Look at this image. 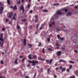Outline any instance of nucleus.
I'll use <instances>...</instances> for the list:
<instances>
[{"mask_svg": "<svg viewBox=\"0 0 78 78\" xmlns=\"http://www.w3.org/2000/svg\"><path fill=\"white\" fill-rule=\"evenodd\" d=\"M68 11L67 9L65 8H63L57 12V13L59 15H62L64 14L66 12H67Z\"/></svg>", "mask_w": 78, "mask_h": 78, "instance_id": "1", "label": "nucleus"}, {"mask_svg": "<svg viewBox=\"0 0 78 78\" xmlns=\"http://www.w3.org/2000/svg\"><path fill=\"white\" fill-rule=\"evenodd\" d=\"M29 62V63H32V66H36V64H37L38 63V61H35V60H32L31 61L30 60H29L28 61Z\"/></svg>", "mask_w": 78, "mask_h": 78, "instance_id": "2", "label": "nucleus"}, {"mask_svg": "<svg viewBox=\"0 0 78 78\" xmlns=\"http://www.w3.org/2000/svg\"><path fill=\"white\" fill-rule=\"evenodd\" d=\"M13 14V13L12 12H10L8 15V17L9 18H11V17H12V15Z\"/></svg>", "mask_w": 78, "mask_h": 78, "instance_id": "3", "label": "nucleus"}, {"mask_svg": "<svg viewBox=\"0 0 78 78\" xmlns=\"http://www.w3.org/2000/svg\"><path fill=\"white\" fill-rule=\"evenodd\" d=\"M60 69H61L62 72H64V71H65V70H66V68H62V66H60Z\"/></svg>", "mask_w": 78, "mask_h": 78, "instance_id": "4", "label": "nucleus"}, {"mask_svg": "<svg viewBox=\"0 0 78 78\" xmlns=\"http://www.w3.org/2000/svg\"><path fill=\"white\" fill-rule=\"evenodd\" d=\"M61 52L60 51H58L57 52V56H59L61 55Z\"/></svg>", "mask_w": 78, "mask_h": 78, "instance_id": "5", "label": "nucleus"}, {"mask_svg": "<svg viewBox=\"0 0 78 78\" xmlns=\"http://www.w3.org/2000/svg\"><path fill=\"white\" fill-rule=\"evenodd\" d=\"M3 8L2 7H0V14H2V13H3Z\"/></svg>", "mask_w": 78, "mask_h": 78, "instance_id": "6", "label": "nucleus"}, {"mask_svg": "<svg viewBox=\"0 0 78 78\" xmlns=\"http://www.w3.org/2000/svg\"><path fill=\"white\" fill-rule=\"evenodd\" d=\"M20 10H22L23 13L24 12V8H23V5L21 6L20 8Z\"/></svg>", "mask_w": 78, "mask_h": 78, "instance_id": "7", "label": "nucleus"}, {"mask_svg": "<svg viewBox=\"0 0 78 78\" xmlns=\"http://www.w3.org/2000/svg\"><path fill=\"white\" fill-rule=\"evenodd\" d=\"M13 20H16V14L14 13V16H13Z\"/></svg>", "mask_w": 78, "mask_h": 78, "instance_id": "8", "label": "nucleus"}, {"mask_svg": "<svg viewBox=\"0 0 78 78\" xmlns=\"http://www.w3.org/2000/svg\"><path fill=\"white\" fill-rule=\"evenodd\" d=\"M59 62H62L66 63V61H64V60L61 59L59 60Z\"/></svg>", "mask_w": 78, "mask_h": 78, "instance_id": "9", "label": "nucleus"}, {"mask_svg": "<svg viewBox=\"0 0 78 78\" xmlns=\"http://www.w3.org/2000/svg\"><path fill=\"white\" fill-rule=\"evenodd\" d=\"M74 73L76 75V76H78V71H75Z\"/></svg>", "mask_w": 78, "mask_h": 78, "instance_id": "10", "label": "nucleus"}, {"mask_svg": "<svg viewBox=\"0 0 78 78\" xmlns=\"http://www.w3.org/2000/svg\"><path fill=\"white\" fill-rule=\"evenodd\" d=\"M72 15V12H68L66 15L67 16H70Z\"/></svg>", "mask_w": 78, "mask_h": 78, "instance_id": "11", "label": "nucleus"}, {"mask_svg": "<svg viewBox=\"0 0 78 78\" xmlns=\"http://www.w3.org/2000/svg\"><path fill=\"white\" fill-rule=\"evenodd\" d=\"M26 42H27V40H26V39H24L23 41V42L24 43V46H25V45H26Z\"/></svg>", "mask_w": 78, "mask_h": 78, "instance_id": "12", "label": "nucleus"}, {"mask_svg": "<svg viewBox=\"0 0 78 78\" xmlns=\"http://www.w3.org/2000/svg\"><path fill=\"white\" fill-rule=\"evenodd\" d=\"M13 9H17V6L16 5H15L13 7Z\"/></svg>", "mask_w": 78, "mask_h": 78, "instance_id": "13", "label": "nucleus"}, {"mask_svg": "<svg viewBox=\"0 0 78 78\" xmlns=\"http://www.w3.org/2000/svg\"><path fill=\"white\" fill-rule=\"evenodd\" d=\"M25 59H26V58H24L22 59V62L23 63L24 62V61H25Z\"/></svg>", "mask_w": 78, "mask_h": 78, "instance_id": "14", "label": "nucleus"}, {"mask_svg": "<svg viewBox=\"0 0 78 78\" xmlns=\"http://www.w3.org/2000/svg\"><path fill=\"white\" fill-rule=\"evenodd\" d=\"M31 54H30L28 55V58L30 59H32V58H31Z\"/></svg>", "mask_w": 78, "mask_h": 78, "instance_id": "15", "label": "nucleus"}, {"mask_svg": "<svg viewBox=\"0 0 78 78\" xmlns=\"http://www.w3.org/2000/svg\"><path fill=\"white\" fill-rule=\"evenodd\" d=\"M7 2L8 5L10 4V1L9 0H7Z\"/></svg>", "mask_w": 78, "mask_h": 78, "instance_id": "16", "label": "nucleus"}, {"mask_svg": "<svg viewBox=\"0 0 78 78\" xmlns=\"http://www.w3.org/2000/svg\"><path fill=\"white\" fill-rule=\"evenodd\" d=\"M59 39H60V40H61V41H63V40L64 39V37L63 38H62L61 37H60V38Z\"/></svg>", "mask_w": 78, "mask_h": 78, "instance_id": "17", "label": "nucleus"}, {"mask_svg": "<svg viewBox=\"0 0 78 78\" xmlns=\"http://www.w3.org/2000/svg\"><path fill=\"white\" fill-rule=\"evenodd\" d=\"M17 58H16L15 59V60L14 62L15 64H17L18 62H17Z\"/></svg>", "mask_w": 78, "mask_h": 78, "instance_id": "18", "label": "nucleus"}, {"mask_svg": "<svg viewBox=\"0 0 78 78\" xmlns=\"http://www.w3.org/2000/svg\"><path fill=\"white\" fill-rule=\"evenodd\" d=\"M52 63V59H51L49 61V64H51Z\"/></svg>", "mask_w": 78, "mask_h": 78, "instance_id": "19", "label": "nucleus"}, {"mask_svg": "<svg viewBox=\"0 0 78 78\" xmlns=\"http://www.w3.org/2000/svg\"><path fill=\"white\" fill-rule=\"evenodd\" d=\"M50 68H48L47 70L48 71V73H49V72H50Z\"/></svg>", "mask_w": 78, "mask_h": 78, "instance_id": "20", "label": "nucleus"}, {"mask_svg": "<svg viewBox=\"0 0 78 78\" xmlns=\"http://www.w3.org/2000/svg\"><path fill=\"white\" fill-rule=\"evenodd\" d=\"M26 19H23L22 20V22H25V21L26 20Z\"/></svg>", "mask_w": 78, "mask_h": 78, "instance_id": "21", "label": "nucleus"}, {"mask_svg": "<svg viewBox=\"0 0 78 78\" xmlns=\"http://www.w3.org/2000/svg\"><path fill=\"white\" fill-rule=\"evenodd\" d=\"M18 31L19 33H20V32L21 31V29H20V28L18 29Z\"/></svg>", "mask_w": 78, "mask_h": 78, "instance_id": "22", "label": "nucleus"}, {"mask_svg": "<svg viewBox=\"0 0 78 78\" xmlns=\"http://www.w3.org/2000/svg\"><path fill=\"white\" fill-rule=\"evenodd\" d=\"M57 36L58 39H60V36L59 35H57Z\"/></svg>", "mask_w": 78, "mask_h": 78, "instance_id": "23", "label": "nucleus"}, {"mask_svg": "<svg viewBox=\"0 0 78 78\" xmlns=\"http://www.w3.org/2000/svg\"><path fill=\"white\" fill-rule=\"evenodd\" d=\"M43 12H47V11H48V10H43Z\"/></svg>", "mask_w": 78, "mask_h": 78, "instance_id": "24", "label": "nucleus"}, {"mask_svg": "<svg viewBox=\"0 0 78 78\" xmlns=\"http://www.w3.org/2000/svg\"><path fill=\"white\" fill-rule=\"evenodd\" d=\"M8 21H9V20L7 18H6L5 20V22L6 23H7L8 22Z\"/></svg>", "mask_w": 78, "mask_h": 78, "instance_id": "25", "label": "nucleus"}, {"mask_svg": "<svg viewBox=\"0 0 78 78\" xmlns=\"http://www.w3.org/2000/svg\"><path fill=\"white\" fill-rule=\"evenodd\" d=\"M59 5V3H57V4H53V5H54V6H56V5Z\"/></svg>", "mask_w": 78, "mask_h": 78, "instance_id": "26", "label": "nucleus"}, {"mask_svg": "<svg viewBox=\"0 0 78 78\" xmlns=\"http://www.w3.org/2000/svg\"><path fill=\"white\" fill-rule=\"evenodd\" d=\"M0 41H3V38H2V37H0Z\"/></svg>", "mask_w": 78, "mask_h": 78, "instance_id": "27", "label": "nucleus"}, {"mask_svg": "<svg viewBox=\"0 0 78 78\" xmlns=\"http://www.w3.org/2000/svg\"><path fill=\"white\" fill-rule=\"evenodd\" d=\"M72 65H70L69 66V69H72Z\"/></svg>", "mask_w": 78, "mask_h": 78, "instance_id": "28", "label": "nucleus"}, {"mask_svg": "<svg viewBox=\"0 0 78 78\" xmlns=\"http://www.w3.org/2000/svg\"><path fill=\"white\" fill-rule=\"evenodd\" d=\"M5 28H2V31H5Z\"/></svg>", "mask_w": 78, "mask_h": 78, "instance_id": "29", "label": "nucleus"}, {"mask_svg": "<svg viewBox=\"0 0 78 78\" xmlns=\"http://www.w3.org/2000/svg\"><path fill=\"white\" fill-rule=\"evenodd\" d=\"M16 27H17V30L18 29H19V28H20V27H19V26H18V25H17Z\"/></svg>", "mask_w": 78, "mask_h": 78, "instance_id": "30", "label": "nucleus"}, {"mask_svg": "<svg viewBox=\"0 0 78 78\" xmlns=\"http://www.w3.org/2000/svg\"><path fill=\"white\" fill-rule=\"evenodd\" d=\"M41 46V43H39V44H38V47H40V46Z\"/></svg>", "mask_w": 78, "mask_h": 78, "instance_id": "31", "label": "nucleus"}, {"mask_svg": "<svg viewBox=\"0 0 78 78\" xmlns=\"http://www.w3.org/2000/svg\"><path fill=\"white\" fill-rule=\"evenodd\" d=\"M39 23L37 24V26H36V28H38V27H39Z\"/></svg>", "mask_w": 78, "mask_h": 78, "instance_id": "32", "label": "nucleus"}, {"mask_svg": "<svg viewBox=\"0 0 78 78\" xmlns=\"http://www.w3.org/2000/svg\"><path fill=\"white\" fill-rule=\"evenodd\" d=\"M36 73L34 74V77L33 78H35L36 77Z\"/></svg>", "mask_w": 78, "mask_h": 78, "instance_id": "33", "label": "nucleus"}, {"mask_svg": "<svg viewBox=\"0 0 78 78\" xmlns=\"http://www.w3.org/2000/svg\"><path fill=\"white\" fill-rule=\"evenodd\" d=\"M69 62H70V63H71V64H73V63H74V62H73L72 61H70Z\"/></svg>", "mask_w": 78, "mask_h": 78, "instance_id": "34", "label": "nucleus"}, {"mask_svg": "<svg viewBox=\"0 0 78 78\" xmlns=\"http://www.w3.org/2000/svg\"><path fill=\"white\" fill-rule=\"evenodd\" d=\"M42 50H43V53H44V54L45 53V51H44V48H43Z\"/></svg>", "mask_w": 78, "mask_h": 78, "instance_id": "35", "label": "nucleus"}, {"mask_svg": "<svg viewBox=\"0 0 78 78\" xmlns=\"http://www.w3.org/2000/svg\"><path fill=\"white\" fill-rule=\"evenodd\" d=\"M17 4H20V1H19L18 2H17Z\"/></svg>", "mask_w": 78, "mask_h": 78, "instance_id": "36", "label": "nucleus"}, {"mask_svg": "<svg viewBox=\"0 0 78 78\" xmlns=\"http://www.w3.org/2000/svg\"><path fill=\"white\" fill-rule=\"evenodd\" d=\"M28 45L30 46V47H32V45L31 44H28Z\"/></svg>", "mask_w": 78, "mask_h": 78, "instance_id": "37", "label": "nucleus"}, {"mask_svg": "<svg viewBox=\"0 0 78 78\" xmlns=\"http://www.w3.org/2000/svg\"><path fill=\"white\" fill-rule=\"evenodd\" d=\"M70 69H67L66 70V71L67 72H69L70 70H69Z\"/></svg>", "mask_w": 78, "mask_h": 78, "instance_id": "38", "label": "nucleus"}, {"mask_svg": "<svg viewBox=\"0 0 78 78\" xmlns=\"http://www.w3.org/2000/svg\"><path fill=\"white\" fill-rule=\"evenodd\" d=\"M35 18H36V19H37V18L38 17V16H37V15H35Z\"/></svg>", "mask_w": 78, "mask_h": 78, "instance_id": "39", "label": "nucleus"}, {"mask_svg": "<svg viewBox=\"0 0 78 78\" xmlns=\"http://www.w3.org/2000/svg\"><path fill=\"white\" fill-rule=\"evenodd\" d=\"M78 8V5H77V6H75V9H77V8Z\"/></svg>", "mask_w": 78, "mask_h": 78, "instance_id": "40", "label": "nucleus"}, {"mask_svg": "<svg viewBox=\"0 0 78 78\" xmlns=\"http://www.w3.org/2000/svg\"><path fill=\"white\" fill-rule=\"evenodd\" d=\"M3 34H2L1 35V37H3Z\"/></svg>", "mask_w": 78, "mask_h": 78, "instance_id": "41", "label": "nucleus"}, {"mask_svg": "<svg viewBox=\"0 0 78 78\" xmlns=\"http://www.w3.org/2000/svg\"><path fill=\"white\" fill-rule=\"evenodd\" d=\"M1 64H3V60H2L1 61Z\"/></svg>", "mask_w": 78, "mask_h": 78, "instance_id": "42", "label": "nucleus"}, {"mask_svg": "<svg viewBox=\"0 0 78 78\" xmlns=\"http://www.w3.org/2000/svg\"><path fill=\"white\" fill-rule=\"evenodd\" d=\"M48 50H49V51H52V49H50L49 48H48Z\"/></svg>", "mask_w": 78, "mask_h": 78, "instance_id": "43", "label": "nucleus"}, {"mask_svg": "<svg viewBox=\"0 0 78 78\" xmlns=\"http://www.w3.org/2000/svg\"><path fill=\"white\" fill-rule=\"evenodd\" d=\"M62 50H66V49L65 48H64L63 47L62 48Z\"/></svg>", "mask_w": 78, "mask_h": 78, "instance_id": "44", "label": "nucleus"}, {"mask_svg": "<svg viewBox=\"0 0 78 78\" xmlns=\"http://www.w3.org/2000/svg\"><path fill=\"white\" fill-rule=\"evenodd\" d=\"M35 22H37V19H36L35 20H34Z\"/></svg>", "mask_w": 78, "mask_h": 78, "instance_id": "45", "label": "nucleus"}, {"mask_svg": "<svg viewBox=\"0 0 78 78\" xmlns=\"http://www.w3.org/2000/svg\"><path fill=\"white\" fill-rule=\"evenodd\" d=\"M25 2V0H21V3H23Z\"/></svg>", "mask_w": 78, "mask_h": 78, "instance_id": "46", "label": "nucleus"}, {"mask_svg": "<svg viewBox=\"0 0 78 78\" xmlns=\"http://www.w3.org/2000/svg\"><path fill=\"white\" fill-rule=\"evenodd\" d=\"M49 27H51V24L50 23H49Z\"/></svg>", "mask_w": 78, "mask_h": 78, "instance_id": "47", "label": "nucleus"}, {"mask_svg": "<svg viewBox=\"0 0 78 78\" xmlns=\"http://www.w3.org/2000/svg\"><path fill=\"white\" fill-rule=\"evenodd\" d=\"M55 22H53L52 23V25H55Z\"/></svg>", "mask_w": 78, "mask_h": 78, "instance_id": "48", "label": "nucleus"}, {"mask_svg": "<svg viewBox=\"0 0 78 78\" xmlns=\"http://www.w3.org/2000/svg\"><path fill=\"white\" fill-rule=\"evenodd\" d=\"M30 5H28L27 7L28 8H30Z\"/></svg>", "mask_w": 78, "mask_h": 78, "instance_id": "49", "label": "nucleus"}, {"mask_svg": "<svg viewBox=\"0 0 78 78\" xmlns=\"http://www.w3.org/2000/svg\"><path fill=\"white\" fill-rule=\"evenodd\" d=\"M27 67H30V65L28 64L27 65Z\"/></svg>", "mask_w": 78, "mask_h": 78, "instance_id": "50", "label": "nucleus"}, {"mask_svg": "<svg viewBox=\"0 0 78 78\" xmlns=\"http://www.w3.org/2000/svg\"><path fill=\"white\" fill-rule=\"evenodd\" d=\"M46 61L47 62V63H49V61H48L47 60H46Z\"/></svg>", "mask_w": 78, "mask_h": 78, "instance_id": "51", "label": "nucleus"}, {"mask_svg": "<svg viewBox=\"0 0 78 78\" xmlns=\"http://www.w3.org/2000/svg\"><path fill=\"white\" fill-rule=\"evenodd\" d=\"M47 41L48 42H49V41H50V38H48Z\"/></svg>", "mask_w": 78, "mask_h": 78, "instance_id": "52", "label": "nucleus"}, {"mask_svg": "<svg viewBox=\"0 0 78 78\" xmlns=\"http://www.w3.org/2000/svg\"><path fill=\"white\" fill-rule=\"evenodd\" d=\"M33 58H36V55H34L33 56Z\"/></svg>", "mask_w": 78, "mask_h": 78, "instance_id": "53", "label": "nucleus"}, {"mask_svg": "<svg viewBox=\"0 0 78 78\" xmlns=\"http://www.w3.org/2000/svg\"><path fill=\"white\" fill-rule=\"evenodd\" d=\"M30 13H32L33 12V10H30Z\"/></svg>", "mask_w": 78, "mask_h": 78, "instance_id": "54", "label": "nucleus"}, {"mask_svg": "<svg viewBox=\"0 0 78 78\" xmlns=\"http://www.w3.org/2000/svg\"><path fill=\"white\" fill-rule=\"evenodd\" d=\"M74 51L75 53H77V51L76 50H74Z\"/></svg>", "mask_w": 78, "mask_h": 78, "instance_id": "55", "label": "nucleus"}, {"mask_svg": "<svg viewBox=\"0 0 78 78\" xmlns=\"http://www.w3.org/2000/svg\"><path fill=\"white\" fill-rule=\"evenodd\" d=\"M58 45H59V44H58V43H57L56 44V46H58Z\"/></svg>", "mask_w": 78, "mask_h": 78, "instance_id": "56", "label": "nucleus"}, {"mask_svg": "<svg viewBox=\"0 0 78 78\" xmlns=\"http://www.w3.org/2000/svg\"><path fill=\"white\" fill-rule=\"evenodd\" d=\"M57 63H58V62H57L56 63H55V66H57Z\"/></svg>", "mask_w": 78, "mask_h": 78, "instance_id": "57", "label": "nucleus"}, {"mask_svg": "<svg viewBox=\"0 0 78 78\" xmlns=\"http://www.w3.org/2000/svg\"><path fill=\"white\" fill-rule=\"evenodd\" d=\"M58 69H59V68H55V69L56 70H58Z\"/></svg>", "mask_w": 78, "mask_h": 78, "instance_id": "58", "label": "nucleus"}, {"mask_svg": "<svg viewBox=\"0 0 78 78\" xmlns=\"http://www.w3.org/2000/svg\"><path fill=\"white\" fill-rule=\"evenodd\" d=\"M54 76L55 78H56V75H54Z\"/></svg>", "mask_w": 78, "mask_h": 78, "instance_id": "59", "label": "nucleus"}, {"mask_svg": "<svg viewBox=\"0 0 78 78\" xmlns=\"http://www.w3.org/2000/svg\"><path fill=\"white\" fill-rule=\"evenodd\" d=\"M23 57V56H20V58H22V57Z\"/></svg>", "mask_w": 78, "mask_h": 78, "instance_id": "60", "label": "nucleus"}, {"mask_svg": "<svg viewBox=\"0 0 78 78\" xmlns=\"http://www.w3.org/2000/svg\"><path fill=\"white\" fill-rule=\"evenodd\" d=\"M43 6H41V9H42V8H43Z\"/></svg>", "mask_w": 78, "mask_h": 78, "instance_id": "61", "label": "nucleus"}, {"mask_svg": "<svg viewBox=\"0 0 78 78\" xmlns=\"http://www.w3.org/2000/svg\"><path fill=\"white\" fill-rule=\"evenodd\" d=\"M37 68V69H39V66H36Z\"/></svg>", "mask_w": 78, "mask_h": 78, "instance_id": "62", "label": "nucleus"}, {"mask_svg": "<svg viewBox=\"0 0 78 78\" xmlns=\"http://www.w3.org/2000/svg\"><path fill=\"white\" fill-rule=\"evenodd\" d=\"M40 29L41 30H42V27H41L40 28Z\"/></svg>", "mask_w": 78, "mask_h": 78, "instance_id": "63", "label": "nucleus"}, {"mask_svg": "<svg viewBox=\"0 0 78 78\" xmlns=\"http://www.w3.org/2000/svg\"><path fill=\"white\" fill-rule=\"evenodd\" d=\"M10 8H13V7H12V6H11Z\"/></svg>", "mask_w": 78, "mask_h": 78, "instance_id": "64", "label": "nucleus"}]
</instances>
